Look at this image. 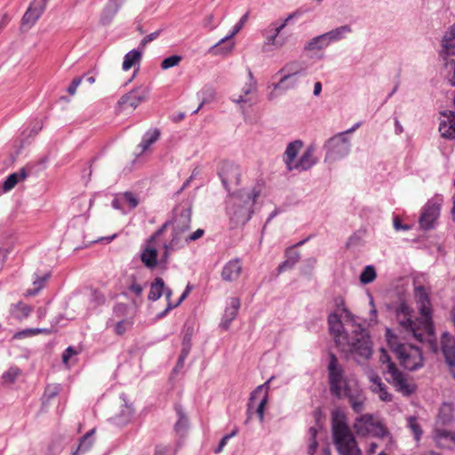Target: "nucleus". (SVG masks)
<instances>
[{"mask_svg": "<svg viewBox=\"0 0 455 455\" xmlns=\"http://www.w3.org/2000/svg\"><path fill=\"white\" fill-rule=\"evenodd\" d=\"M328 46V42L324 34L313 37L309 40L305 45V50L313 52V51H320Z\"/></svg>", "mask_w": 455, "mask_h": 455, "instance_id": "f704fd0d", "label": "nucleus"}, {"mask_svg": "<svg viewBox=\"0 0 455 455\" xmlns=\"http://www.w3.org/2000/svg\"><path fill=\"white\" fill-rule=\"evenodd\" d=\"M191 291V286L188 284L185 290V291L182 293V295L180 296V299L175 303V304H172L171 302H169L167 304V307L165 308V310L164 312H162L159 316L162 317L164 315H166V313L172 307H178L187 297L188 295L189 294Z\"/></svg>", "mask_w": 455, "mask_h": 455, "instance_id": "49530a36", "label": "nucleus"}, {"mask_svg": "<svg viewBox=\"0 0 455 455\" xmlns=\"http://www.w3.org/2000/svg\"><path fill=\"white\" fill-rule=\"evenodd\" d=\"M436 443L443 447H450L451 443H454V437L446 432L438 431L435 435Z\"/></svg>", "mask_w": 455, "mask_h": 455, "instance_id": "a19ab883", "label": "nucleus"}, {"mask_svg": "<svg viewBox=\"0 0 455 455\" xmlns=\"http://www.w3.org/2000/svg\"><path fill=\"white\" fill-rule=\"evenodd\" d=\"M318 443L316 440H309V446H308V453L309 455H314L316 449H317Z\"/></svg>", "mask_w": 455, "mask_h": 455, "instance_id": "0e129e2a", "label": "nucleus"}, {"mask_svg": "<svg viewBox=\"0 0 455 455\" xmlns=\"http://www.w3.org/2000/svg\"><path fill=\"white\" fill-rule=\"evenodd\" d=\"M299 14V11H295L290 13L286 18L275 20L265 28L262 30V36L264 37L262 50L264 52H269L283 48L289 39V36L283 33V30L291 20L298 17Z\"/></svg>", "mask_w": 455, "mask_h": 455, "instance_id": "423d86ee", "label": "nucleus"}, {"mask_svg": "<svg viewBox=\"0 0 455 455\" xmlns=\"http://www.w3.org/2000/svg\"><path fill=\"white\" fill-rule=\"evenodd\" d=\"M351 32V28L348 25L340 26L334 29H331L326 33H323L326 40L328 42V45H330L333 42L339 41L345 38L346 35Z\"/></svg>", "mask_w": 455, "mask_h": 455, "instance_id": "c756f323", "label": "nucleus"}, {"mask_svg": "<svg viewBox=\"0 0 455 455\" xmlns=\"http://www.w3.org/2000/svg\"><path fill=\"white\" fill-rule=\"evenodd\" d=\"M249 77L250 81L242 88L241 93L238 95H233L232 101L235 103H249L250 105L252 104L251 95H253L257 91V82L254 79L251 72H249Z\"/></svg>", "mask_w": 455, "mask_h": 455, "instance_id": "aec40b11", "label": "nucleus"}, {"mask_svg": "<svg viewBox=\"0 0 455 455\" xmlns=\"http://www.w3.org/2000/svg\"><path fill=\"white\" fill-rule=\"evenodd\" d=\"M249 19V12L244 13L238 23L234 27L233 31L227 36L220 39L216 44H214L210 50V53L213 55H226L232 52L234 48V43H230L225 46H221L224 43L230 40L235 36L245 25Z\"/></svg>", "mask_w": 455, "mask_h": 455, "instance_id": "2eb2a0df", "label": "nucleus"}, {"mask_svg": "<svg viewBox=\"0 0 455 455\" xmlns=\"http://www.w3.org/2000/svg\"><path fill=\"white\" fill-rule=\"evenodd\" d=\"M408 427L411 428V432L414 435V438L416 441H419L421 435L423 434L422 429L420 428L419 425L417 422V419L415 418H409L408 419Z\"/></svg>", "mask_w": 455, "mask_h": 455, "instance_id": "c03bdc74", "label": "nucleus"}, {"mask_svg": "<svg viewBox=\"0 0 455 455\" xmlns=\"http://www.w3.org/2000/svg\"><path fill=\"white\" fill-rule=\"evenodd\" d=\"M354 131L355 128L349 129L345 132H340L333 136L326 141L324 145L327 149L325 156L326 161H335L348 155L350 151V142L345 135Z\"/></svg>", "mask_w": 455, "mask_h": 455, "instance_id": "1a4fd4ad", "label": "nucleus"}, {"mask_svg": "<svg viewBox=\"0 0 455 455\" xmlns=\"http://www.w3.org/2000/svg\"><path fill=\"white\" fill-rule=\"evenodd\" d=\"M242 265L238 259L229 260L223 267L221 277L225 282L236 281L242 273Z\"/></svg>", "mask_w": 455, "mask_h": 455, "instance_id": "5701e85b", "label": "nucleus"}, {"mask_svg": "<svg viewBox=\"0 0 455 455\" xmlns=\"http://www.w3.org/2000/svg\"><path fill=\"white\" fill-rule=\"evenodd\" d=\"M240 306L241 302L238 298L230 299L229 306L226 308L220 323V326L224 330H228L230 323L236 317Z\"/></svg>", "mask_w": 455, "mask_h": 455, "instance_id": "393cba45", "label": "nucleus"}, {"mask_svg": "<svg viewBox=\"0 0 455 455\" xmlns=\"http://www.w3.org/2000/svg\"><path fill=\"white\" fill-rule=\"evenodd\" d=\"M371 382V389L376 394L381 401L391 402L393 396L387 392V386L381 381V379L374 372H371L368 376Z\"/></svg>", "mask_w": 455, "mask_h": 455, "instance_id": "412c9836", "label": "nucleus"}, {"mask_svg": "<svg viewBox=\"0 0 455 455\" xmlns=\"http://www.w3.org/2000/svg\"><path fill=\"white\" fill-rule=\"evenodd\" d=\"M191 222V208L179 206L174 209L172 228L188 232Z\"/></svg>", "mask_w": 455, "mask_h": 455, "instance_id": "6ab92c4d", "label": "nucleus"}, {"mask_svg": "<svg viewBox=\"0 0 455 455\" xmlns=\"http://www.w3.org/2000/svg\"><path fill=\"white\" fill-rule=\"evenodd\" d=\"M260 189L253 188L251 191H239L232 195L227 203V213L234 227L244 225L251 217L252 206Z\"/></svg>", "mask_w": 455, "mask_h": 455, "instance_id": "20e7f679", "label": "nucleus"}, {"mask_svg": "<svg viewBox=\"0 0 455 455\" xmlns=\"http://www.w3.org/2000/svg\"><path fill=\"white\" fill-rule=\"evenodd\" d=\"M82 79H83L82 77H76V78L73 79V81L71 82L70 85L68 88V92L70 95H75L76 94L77 87L82 83Z\"/></svg>", "mask_w": 455, "mask_h": 455, "instance_id": "5fc2aeb1", "label": "nucleus"}, {"mask_svg": "<svg viewBox=\"0 0 455 455\" xmlns=\"http://www.w3.org/2000/svg\"><path fill=\"white\" fill-rule=\"evenodd\" d=\"M228 441V438L225 435V436L220 440V443H219L218 447H217V448H216V450H215V452H216V453H220V452L223 450V448L225 447V445L227 444Z\"/></svg>", "mask_w": 455, "mask_h": 455, "instance_id": "338daca9", "label": "nucleus"}, {"mask_svg": "<svg viewBox=\"0 0 455 455\" xmlns=\"http://www.w3.org/2000/svg\"><path fill=\"white\" fill-rule=\"evenodd\" d=\"M122 197L131 209L136 208L140 203L139 198L132 192H124Z\"/></svg>", "mask_w": 455, "mask_h": 455, "instance_id": "a18cd8bd", "label": "nucleus"}, {"mask_svg": "<svg viewBox=\"0 0 455 455\" xmlns=\"http://www.w3.org/2000/svg\"><path fill=\"white\" fill-rule=\"evenodd\" d=\"M426 219H427V210L426 209H422V212H421L419 222L420 228H422L423 230L427 227Z\"/></svg>", "mask_w": 455, "mask_h": 455, "instance_id": "e2e57ef3", "label": "nucleus"}, {"mask_svg": "<svg viewBox=\"0 0 455 455\" xmlns=\"http://www.w3.org/2000/svg\"><path fill=\"white\" fill-rule=\"evenodd\" d=\"M273 378L269 379L266 383L263 385L259 386L251 394V397L248 403V409H247V419L245 420V424H248L249 421L251 419L252 412L251 409L253 407V403L256 400L259 399V403L256 408V413L258 414L259 419L260 422H263L264 420V411L265 407L267 403L268 399V388H269V382L271 381Z\"/></svg>", "mask_w": 455, "mask_h": 455, "instance_id": "9d476101", "label": "nucleus"}, {"mask_svg": "<svg viewBox=\"0 0 455 455\" xmlns=\"http://www.w3.org/2000/svg\"><path fill=\"white\" fill-rule=\"evenodd\" d=\"M78 355V351L76 350L74 347H68L63 353L62 355V362L63 363L68 366V361L69 359L74 356V355Z\"/></svg>", "mask_w": 455, "mask_h": 455, "instance_id": "3c124183", "label": "nucleus"}, {"mask_svg": "<svg viewBox=\"0 0 455 455\" xmlns=\"http://www.w3.org/2000/svg\"><path fill=\"white\" fill-rule=\"evenodd\" d=\"M182 58L180 55H172L168 58H165L162 63L161 68L163 69H168L172 67L178 66L180 62L181 61Z\"/></svg>", "mask_w": 455, "mask_h": 455, "instance_id": "79ce46f5", "label": "nucleus"}, {"mask_svg": "<svg viewBox=\"0 0 455 455\" xmlns=\"http://www.w3.org/2000/svg\"><path fill=\"white\" fill-rule=\"evenodd\" d=\"M168 451V448L164 445H157L155 450L154 455H165Z\"/></svg>", "mask_w": 455, "mask_h": 455, "instance_id": "69168bd1", "label": "nucleus"}, {"mask_svg": "<svg viewBox=\"0 0 455 455\" xmlns=\"http://www.w3.org/2000/svg\"><path fill=\"white\" fill-rule=\"evenodd\" d=\"M159 36V32L156 31L146 36L140 42V45L145 47L149 42L155 40Z\"/></svg>", "mask_w": 455, "mask_h": 455, "instance_id": "bf43d9fd", "label": "nucleus"}, {"mask_svg": "<svg viewBox=\"0 0 455 455\" xmlns=\"http://www.w3.org/2000/svg\"><path fill=\"white\" fill-rule=\"evenodd\" d=\"M376 276L375 268L372 266H367L360 275V282L364 284L370 283L375 280Z\"/></svg>", "mask_w": 455, "mask_h": 455, "instance_id": "ea45409f", "label": "nucleus"}, {"mask_svg": "<svg viewBox=\"0 0 455 455\" xmlns=\"http://www.w3.org/2000/svg\"><path fill=\"white\" fill-rule=\"evenodd\" d=\"M315 148L309 147L304 152L299 161L295 163L294 169L307 170L315 164L314 157Z\"/></svg>", "mask_w": 455, "mask_h": 455, "instance_id": "c85d7f7f", "label": "nucleus"}, {"mask_svg": "<svg viewBox=\"0 0 455 455\" xmlns=\"http://www.w3.org/2000/svg\"><path fill=\"white\" fill-rule=\"evenodd\" d=\"M439 131L443 137L454 139L455 138V114L450 112L443 114V119L439 125Z\"/></svg>", "mask_w": 455, "mask_h": 455, "instance_id": "b1692460", "label": "nucleus"}, {"mask_svg": "<svg viewBox=\"0 0 455 455\" xmlns=\"http://www.w3.org/2000/svg\"><path fill=\"white\" fill-rule=\"evenodd\" d=\"M418 281L415 280V294L420 302L419 311L421 320L419 323L411 320L410 309L407 305L402 303L396 309V317L401 326L406 331H410L415 339L420 342L425 340L427 333V293L425 287L421 284L417 285Z\"/></svg>", "mask_w": 455, "mask_h": 455, "instance_id": "f03ea898", "label": "nucleus"}, {"mask_svg": "<svg viewBox=\"0 0 455 455\" xmlns=\"http://www.w3.org/2000/svg\"><path fill=\"white\" fill-rule=\"evenodd\" d=\"M60 387L58 385H50L44 390V397L49 401L54 398L60 392Z\"/></svg>", "mask_w": 455, "mask_h": 455, "instance_id": "de8ad7c7", "label": "nucleus"}, {"mask_svg": "<svg viewBox=\"0 0 455 455\" xmlns=\"http://www.w3.org/2000/svg\"><path fill=\"white\" fill-rule=\"evenodd\" d=\"M379 362L386 365L384 372L388 374V377L386 379L387 381L391 384L397 392L401 393L404 396H409L414 392L415 385L410 381L401 371L398 370L385 350H382L381 352Z\"/></svg>", "mask_w": 455, "mask_h": 455, "instance_id": "6e6552de", "label": "nucleus"}, {"mask_svg": "<svg viewBox=\"0 0 455 455\" xmlns=\"http://www.w3.org/2000/svg\"><path fill=\"white\" fill-rule=\"evenodd\" d=\"M204 231L201 228H198L196 231L193 232L192 234L188 235V242L190 241H196L203 236Z\"/></svg>", "mask_w": 455, "mask_h": 455, "instance_id": "052dcab7", "label": "nucleus"}, {"mask_svg": "<svg viewBox=\"0 0 455 455\" xmlns=\"http://www.w3.org/2000/svg\"><path fill=\"white\" fill-rule=\"evenodd\" d=\"M171 221H166L147 241V244L140 254V259L149 269H154L158 265V251L153 245L154 242L164 232Z\"/></svg>", "mask_w": 455, "mask_h": 455, "instance_id": "9b49d317", "label": "nucleus"}, {"mask_svg": "<svg viewBox=\"0 0 455 455\" xmlns=\"http://www.w3.org/2000/svg\"><path fill=\"white\" fill-rule=\"evenodd\" d=\"M141 59V52L137 50H132L125 54L123 62V69L129 70L136 63H139Z\"/></svg>", "mask_w": 455, "mask_h": 455, "instance_id": "c9c22d12", "label": "nucleus"}, {"mask_svg": "<svg viewBox=\"0 0 455 455\" xmlns=\"http://www.w3.org/2000/svg\"><path fill=\"white\" fill-rule=\"evenodd\" d=\"M193 332H194V330H193V327H188L184 335H183V339H182V348H181V353H180V355L179 357V360L177 362V368L180 367H183V364H184V361L185 359L187 358V356L188 355L190 350H191V339H192V336H193Z\"/></svg>", "mask_w": 455, "mask_h": 455, "instance_id": "bb28decb", "label": "nucleus"}, {"mask_svg": "<svg viewBox=\"0 0 455 455\" xmlns=\"http://www.w3.org/2000/svg\"><path fill=\"white\" fill-rule=\"evenodd\" d=\"M302 148V142L299 140H295L291 142L284 152L283 161L285 162L287 168L291 171L294 170L295 163L294 160Z\"/></svg>", "mask_w": 455, "mask_h": 455, "instance_id": "a878e982", "label": "nucleus"}, {"mask_svg": "<svg viewBox=\"0 0 455 455\" xmlns=\"http://www.w3.org/2000/svg\"><path fill=\"white\" fill-rule=\"evenodd\" d=\"M130 326L131 323L129 321H120L116 325V331L117 334L122 335Z\"/></svg>", "mask_w": 455, "mask_h": 455, "instance_id": "4d7b16f0", "label": "nucleus"}, {"mask_svg": "<svg viewBox=\"0 0 455 455\" xmlns=\"http://www.w3.org/2000/svg\"><path fill=\"white\" fill-rule=\"evenodd\" d=\"M32 312L31 307L28 305L19 302L16 305L13 306L12 313L15 315V316L19 319L26 318L29 315V314Z\"/></svg>", "mask_w": 455, "mask_h": 455, "instance_id": "58836bf2", "label": "nucleus"}, {"mask_svg": "<svg viewBox=\"0 0 455 455\" xmlns=\"http://www.w3.org/2000/svg\"><path fill=\"white\" fill-rule=\"evenodd\" d=\"M30 336H34L33 328L26 329V330H23V331L16 332L13 335V339H22L28 338Z\"/></svg>", "mask_w": 455, "mask_h": 455, "instance_id": "6e6d98bb", "label": "nucleus"}, {"mask_svg": "<svg viewBox=\"0 0 455 455\" xmlns=\"http://www.w3.org/2000/svg\"><path fill=\"white\" fill-rule=\"evenodd\" d=\"M351 407L356 413H361L364 409V396L362 390L358 394L354 395V397L350 396L347 398Z\"/></svg>", "mask_w": 455, "mask_h": 455, "instance_id": "4c0bfd02", "label": "nucleus"}, {"mask_svg": "<svg viewBox=\"0 0 455 455\" xmlns=\"http://www.w3.org/2000/svg\"><path fill=\"white\" fill-rule=\"evenodd\" d=\"M451 74L449 76V81L452 85H455V63H451Z\"/></svg>", "mask_w": 455, "mask_h": 455, "instance_id": "774afa93", "label": "nucleus"}, {"mask_svg": "<svg viewBox=\"0 0 455 455\" xmlns=\"http://www.w3.org/2000/svg\"><path fill=\"white\" fill-rule=\"evenodd\" d=\"M197 95L201 99V102L198 108L194 110L193 114H196L203 106L212 102L215 99L216 92L212 87H204Z\"/></svg>", "mask_w": 455, "mask_h": 455, "instance_id": "473e14b6", "label": "nucleus"}, {"mask_svg": "<svg viewBox=\"0 0 455 455\" xmlns=\"http://www.w3.org/2000/svg\"><path fill=\"white\" fill-rule=\"evenodd\" d=\"M330 390L338 398L354 397L361 388L352 379H347L344 374V369L339 363L337 356L330 353L327 366Z\"/></svg>", "mask_w": 455, "mask_h": 455, "instance_id": "39448f33", "label": "nucleus"}, {"mask_svg": "<svg viewBox=\"0 0 455 455\" xmlns=\"http://www.w3.org/2000/svg\"><path fill=\"white\" fill-rule=\"evenodd\" d=\"M164 294L168 303L171 300L172 291L170 288L165 287L164 281L161 277H156L150 285V291L148 293V299L156 301Z\"/></svg>", "mask_w": 455, "mask_h": 455, "instance_id": "4be33fe9", "label": "nucleus"}, {"mask_svg": "<svg viewBox=\"0 0 455 455\" xmlns=\"http://www.w3.org/2000/svg\"><path fill=\"white\" fill-rule=\"evenodd\" d=\"M370 305L371 307V311H370L369 324L376 323H377V310L375 308L372 299H371Z\"/></svg>", "mask_w": 455, "mask_h": 455, "instance_id": "13d9d810", "label": "nucleus"}, {"mask_svg": "<svg viewBox=\"0 0 455 455\" xmlns=\"http://www.w3.org/2000/svg\"><path fill=\"white\" fill-rule=\"evenodd\" d=\"M393 226H394V228L396 231H399V230L406 231V230H409L411 228V226H409V225L402 224V221H401V219H400L399 216H395L393 219Z\"/></svg>", "mask_w": 455, "mask_h": 455, "instance_id": "603ef678", "label": "nucleus"}, {"mask_svg": "<svg viewBox=\"0 0 455 455\" xmlns=\"http://www.w3.org/2000/svg\"><path fill=\"white\" fill-rule=\"evenodd\" d=\"M149 90L144 85H140L123 95L118 100V106L123 110L133 111L148 96Z\"/></svg>", "mask_w": 455, "mask_h": 455, "instance_id": "ddd939ff", "label": "nucleus"}, {"mask_svg": "<svg viewBox=\"0 0 455 455\" xmlns=\"http://www.w3.org/2000/svg\"><path fill=\"white\" fill-rule=\"evenodd\" d=\"M305 71L304 65L297 60L290 61L286 63L277 74H283V76L278 83L275 84V90L282 88L283 84L288 80H292L290 85L283 86L284 90L292 89L297 84L296 76Z\"/></svg>", "mask_w": 455, "mask_h": 455, "instance_id": "f8f14e48", "label": "nucleus"}, {"mask_svg": "<svg viewBox=\"0 0 455 455\" xmlns=\"http://www.w3.org/2000/svg\"><path fill=\"white\" fill-rule=\"evenodd\" d=\"M440 207L438 204H433L430 207H428V227L430 226V222H433L439 216Z\"/></svg>", "mask_w": 455, "mask_h": 455, "instance_id": "09e8293b", "label": "nucleus"}, {"mask_svg": "<svg viewBox=\"0 0 455 455\" xmlns=\"http://www.w3.org/2000/svg\"><path fill=\"white\" fill-rule=\"evenodd\" d=\"M328 323L334 341L342 353L356 361L371 357V345L365 329L352 322L342 323L335 313L329 315Z\"/></svg>", "mask_w": 455, "mask_h": 455, "instance_id": "f257e3e1", "label": "nucleus"}, {"mask_svg": "<svg viewBox=\"0 0 455 455\" xmlns=\"http://www.w3.org/2000/svg\"><path fill=\"white\" fill-rule=\"evenodd\" d=\"M381 424L375 420L371 414H363L355 419L354 429L359 435H367L371 433H377L381 429Z\"/></svg>", "mask_w": 455, "mask_h": 455, "instance_id": "a211bd4d", "label": "nucleus"}, {"mask_svg": "<svg viewBox=\"0 0 455 455\" xmlns=\"http://www.w3.org/2000/svg\"><path fill=\"white\" fill-rule=\"evenodd\" d=\"M316 264L315 258H309L305 261V266L303 267L301 272L303 275H311L313 268Z\"/></svg>", "mask_w": 455, "mask_h": 455, "instance_id": "8fccbe9b", "label": "nucleus"}, {"mask_svg": "<svg viewBox=\"0 0 455 455\" xmlns=\"http://www.w3.org/2000/svg\"><path fill=\"white\" fill-rule=\"evenodd\" d=\"M20 375V370L17 367H11L3 374V379L8 383H13Z\"/></svg>", "mask_w": 455, "mask_h": 455, "instance_id": "37998d69", "label": "nucleus"}, {"mask_svg": "<svg viewBox=\"0 0 455 455\" xmlns=\"http://www.w3.org/2000/svg\"><path fill=\"white\" fill-rule=\"evenodd\" d=\"M285 254L286 259L281 265H279L277 268L278 273L292 268L300 258L299 253L293 248L288 249Z\"/></svg>", "mask_w": 455, "mask_h": 455, "instance_id": "2f4dec72", "label": "nucleus"}, {"mask_svg": "<svg viewBox=\"0 0 455 455\" xmlns=\"http://www.w3.org/2000/svg\"><path fill=\"white\" fill-rule=\"evenodd\" d=\"M443 46L449 54H455V24L445 33Z\"/></svg>", "mask_w": 455, "mask_h": 455, "instance_id": "72a5a7b5", "label": "nucleus"}, {"mask_svg": "<svg viewBox=\"0 0 455 455\" xmlns=\"http://www.w3.org/2000/svg\"><path fill=\"white\" fill-rule=\"evenodd\" d=\"M441 347L448 371L455 379V338L443 334L441 339Z\"/></svg>", "mask_w": 455, "mask_h": 455, "instance_id": "f3484780", "label": "nucleus"}, {"mask_svg": "<svg viewBox=\"0 0 455 455\" xmlns=\"http://www.w3.org/2000/svg\"><path fill=\"white\" fill-rule=\"evenodd\" d=\"M128 290L137 297H140L143 292V287L135 281L129 285Z\"/></svg>", "mask_w": 455, "mask_h": 455, "instance_id": "864d4df0", "label": "nucleus"}, {"mask_svg": "<svg viewBox=\"0 0 455 455\" xmlns=\"http://www.w3.org/2000/svg\"><path fill=\"white\" fill-rule=\"evenodd\" d=\"M28 176V173L25 168L10 174L3 184V190L4 192L12 190L19 182L26 180Z\"/></svg>", "mask_w": 455, "mask_h": 455, "instance_id": "cd10ccee", "label": "nucleus"}, {"mask_svg": "<svg viewBox=\"0 0 455 455\" xmlns=\"http://www.w3.org/2000/svg\"><path fill=\"white\" fill-rule=\"evenodd\" d=\"M333 443L339 455H363L355 438L349 428L345 414L335 410L331 413Z\"/></svg>", "mask_w": 455, "mask_h": 455, "instance_id": "7ed1b4c3", "label": "nucleus"}, {"mask_svg": "<svg viewBox=\"0 0 455 455\" xmlns=\"http://www.w3.org/2000/svg\"><path fill=\"white\" fill-rule=\"evenodd\" d=\"M95 432V429H92L91 431H89L88 433H86L81 439H80V442H79V444H78V447L76 448V450H75L74 451H72V455H80V454H83V453H85L86 451H88L93 443H94V440H93V434Z\"/></svg>", "mask_w": 455, "mask_h": 455, "instance_id": "7c9ffc66", "label": "nucleus"}, {"mask_svg": "<svg viewBox=\"0 0 455 455\" xmlns=\"http://www.w3.org/2000/svg\"><path fill=\"white\" fill-rule=\"evenodd\" d=\"M187 419L183 415H181L180 420L175 425V428L177 431H180L182 429H185L187 427Z\"/></svg>", "mask_w": 455, "mask_h": 455, "instance_id": "680f3d73", "label": "nucleus"}, {"mask_svg": "<svg viewBox=\"0 0 455 455\" xmlns=\"http://www.w3.org/2000/svg\"><path fill=\"white\" fill-rule=\"evenodd\" d=\"M387 339L391 349L395 353L400 363L409 371H414L422 366V355L419 349L409 344H402L397 341L395 335L387 330Z\"/></svg>", "mask_w": 455, "mask_h": 455, "instance_id": "0eeeda50", "label": "nucleus"}, {"mask_svg": "<svg viewBox=\"0 0 455 455\" xmlns=\"http://www.w3.org/2000/svg\"><path fill=\"white\" fill-rule=\"evenodd\" d=\"M47 2L48 0H33L21 20L23 30L29 29L36 22L44 12Z\"/></svg>", "mask_w": 455, "mask_h": 455, "instance_id": "dca6fc26", "label": "nucleus"}, {"mask_svg": "<svg viewBox=\"0 0 455 455\" xmlns=\"http://www.w3.org/2000/svg\"><path fill=\"white\" fill-rule=\"evenodd\" d=\"M188 243L186 231L172 228V238L163 245V254L159 260L160 264L166 265L172 251L183 248Z\"/></svg>", "mask_w": 455, "mask_h": 455, "instance_id": "4468645a", "label": "nucleus"}, {"mask_svg": "<svg viewBox=\"0 0 455 455\" xmlns=\"http://www.w3.org/2000/svg\"><path fill=\"white\" fill-rule=\"evenodd\" d=\"M159 135L160 132L158 130H153L147 132L140 144L141 152L146 151L153 143H155L158 140Z\"/></svg>", "mask_w": 455, "mask_h": 455, "instance_id": "e433bc0d", "label": "nucleus"}]
</instances>
